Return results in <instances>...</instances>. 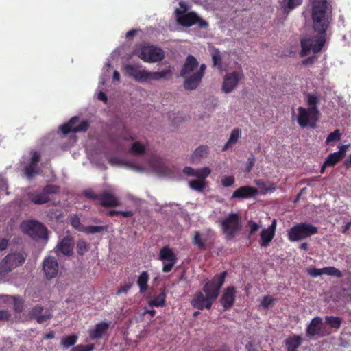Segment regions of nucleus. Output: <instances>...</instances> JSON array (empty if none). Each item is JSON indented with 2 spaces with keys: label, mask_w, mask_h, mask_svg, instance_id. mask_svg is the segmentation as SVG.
<instances>
[{
  "label": "nucleus",
  "mask_w": 351,
  "mask_h": 351,
  "mask_svg": "<svg viewBox=\"0 0 351 351\" xmlns=\"http://www.w3.org/2000/svg\"><path fill=\"white\" fill-rule=\"evenodd\" d=\"M330 14L331 10L327 0H313V27L317 32V35L315 39L311 37L301 39V56H307L311 50L314 53H317L322 49L326 42L325 34L331 19Z\"/></svg>",
  "instance_id": "nucleus-1"
},
{
  "label": "nucleus",
  "mask_w": 351,
  "mask_h": 351,
  "mask_svg": "<svg viewBox=\"0 0 351 351\" xmlns=\"http://www.w3.org/2000/svg\"><path fill=\"white\" fill-rule=\"evenodd\" d=\"M320 96L317 93H310L306 95V101L308 108L300 106L298 109V123L302 128L309 126L315 128L319 120V111L318 106L320 104Z\"/></svg>",
  "instance_id": "nucleus-2"
},
{
  "label": "nucleus",
  "mask_w": 351,
  "mask_h": 351,
  "mask_svg": "<svg viewBox=\"0 0 351 351\" xmlns=\"http://www.w3.org/2000/svg\"><path fill=\"white\" fill-rule=\"evenodd\" d=\"M317 232V227L311 223H300L293 226L289 230L288 239L291 241H296L309 237Z\"/></svg>",
  "instance_id": "nucleus-3"
},
{
  "label": "nucleus",
  "mask_w": 351,
  "mask_h": 351,
  "mask_svg": "<svg viewBox=\"0 0 351 351\" xmlns=\"http://www.w3.org/2000/svg\"><path fill=\"white\" fill-rule=\"evenodd\" d=\"M241 228V217L237 213H230L221 221V229L228 240L232 239Z\"/></svg>",
  "instance_id": "nucleus-4"
},
{
  "label": "nucleus",
  "mask_w": 351,
  "mask_h": 351,
  "mask_svg": "<svg viewBox=\"0 0 351 351\" xmlns=\"http://www.w3.org/2000/svg\"><path fill=\"white\" fill-rule=\"evenodd\" d=\"M227 271H224L216 274L210 280L208 281L203 287V291L208 298L215 300L219 293V290L225 282Z\"/></svg>",
  "instance_id": "nucleus-5"
},
{
  "label": "nucleus",
  "mask_w": 351,
  "mask_h": 351,
  "mask_svg": "<svg viewBox=\"0 0 351 351\" xmlns=\"http://www.w3.org/2000/svg\"><path fill=\"white\" fill-rule=\"evenodd\" d=\"M25 256L22 253H12L5 256L0 262V276H5L12 269L22 265Z\"/></svg>",
  "instance_id": "nucleus-6"
},
{
  "label": "nucleus",
  "mask_w": 351,
  "mask_h": 351,
  "mask_svg": "<svg viewBox=\"0 0 351 351\" xmlns=\"http://www.w3.org/2000/svg\"><path fill=\"white\" fill-rule=\"evenodd\" d=\"M136 54L145 62H157L163 60L164 51L161 48L155 46H144L141 47Z\"/></svg>",
  "instance_id": "nucleus-7"
},
{
  "label": "nucleus",
  "mask_w": 351,
  "mask_h": 351,
  "mask_svg": "<svg viewBox=\"0 0 351 351\" xmlns=\"http://www.w3.org/2000/svg\"><path fill=\"white\" fill-rule=\"evenodd\" d=\"M22 228L25 233L35 240L47 239V229L40 222L34 220L25 221Z\"/></svg>",
  "instance_id": "nucleus-8"
},
{
  "label": "nucleus",
  "mask_w": 351,
  "mask_h": 351,
  "mask_svg": "<svg viewBox=\"0 0 351 351\" xmlns=\"http://www.w3.org/2000/svg\"><path fill=\"white\" fill-rule=\"evenodd\" d=\"M176 13L178 15V23L183 27H189L195 24H197L201 28H206L208 26V23L195 12H190L182 14L178 9H176Z\"/></svg>",
  "instance_id": "nucleus-9"
},
{
  "label": "nucleus",
  "mask_w": 351,
  "mask_h": 351,
  "mask_svg": "<svg viewBox=\"0 0 351 351\" xmlns=\"http://www.w3.org/2000/svg\"><path fill=\"white\" fill-rule=\"evenodd\" d=\"M244 74L242 70L234 71L227 73L223 76L221 90L225 93L232 92L238 85L240 80L243 79Z\"/></svg>",
  "instance_id": "nucleus-10"
},
{
  "label": "nucleus",
  "mask_w": 351,
  "mask_h": 351,
  "mask_svg": "<svg viewBox=\"0 0 351 351\" xmlns=\"http://www.w3.org/2000/svg\"><path fill=\"white\" fill-rule=\"evenodd\" d=\"M78 121V117H73L67 123L62 125L60 127V130L64 134H67L71 132L73 133L86 132L90 127L89 122L86 120L83 121L80 124L76 125Z\"/></svg>",
  "instance_id": "nucleus-11"
},
{
  "label": "nucleus",
  "mask_w": 351,
  "mask_h": 351,
  "mask_svg": "<svg viewBox=\"0 0 351 351\" xmlns=\"http://www.w3.org/2000/svg\"><path fill=\"white\" fill-rule=\"evenodd\" d=\"M43 270L47 279L51 280L55 278L59 271V263L57 259L52 256L45 257L43 261Z\"/></svg>",
  "instance_id": "nucleus-12"
},
{
  "label": "nucleus",
  "mask_w": 351,
  "mask_h": 351,
  "mask_svg": "<svg viewBox=\"0 0 351 351\" xmlns=\"http://www.w3.org/2000/svg\"><path fill=\"white\" fill-rule=\"evenodd\" d=\"M206 66L205 64H202L197 71L193 75L183 82V86L186 90H194L200 84L202 80L204 75Z\"/></svg>",
  "instance_id": "nucleus-13"
},
{
  "label": "nucleus",
  "mask_w": 351,
  "mask_h": 351,
  "mask_svg": "<svg viewBox=\"0 0 351 351\" xmlns=\"http://www.w3.org/2000/svg\"><path fill=\"white\" fill-rule=\"evenodd\" d=\"M199 66V62L192 55H189L184 63V65L180 71V77L184 79L185 82L187 79L191 77L193 74L197 69Z\"/></svg>",
  "instance_id": "nucleus-14"
},
{
  "label": "nucleus",
  "mask_w": 351,
  "mask_h": 351,
  "mask_svg": "<svg viewBox=\"0 0 351 351\" xmlns=\"http://www.w3.org/2000/svg\"><path fill=\"white\" fill-rule=\"evenodd\" d=\"M328 334L325 332L322 319L319 317H315L312 319L306 328V335L308 337H324Z\"/></svg>",
  "instance_id": "nucleus-15"
},
{
  "label": "nucleus",
  "mask_w": 351,
  "mask_h": 351,
  "mask_svg": "<svg viewBox=\"0 0 351 351\" xmlns=\"http://www.w3.org/2000/svg\"><path fill=\"white\" fill-rule=\"evenodd\" d=\"M276 220L274 219L271 224L267 228H264L260 233L259 245L262 247H266L269 245V243L273 240L276 229Z\"/></svg>",
  "instance_id": "nucleus-16"
},
{
  "label": "nucleus",
  "mask_w": 351,
  "mask_h": 351,
  "mask_svg": "<svg viewBox=\"0 0 351 351\" xmlns=\"http://www.w3.org/2000/svg\"><path fill=\"white\" fill-rule=\"evenodd\" d=\"M236 288L232 286L228 287L223 292L220 302L225 310L230 309L234 304L236 299Z\"/></svg>",
  "instance_id": "nucleus-17"
},
{
  "label": "nucleus",
  "mask_w": 351,
  "mask_h": 351,
  "mask_svg": "<svg viewBox=\"0 0 351 351\" xmlns=\"http://www.w3.org/2000/svg\"><path fill=\"white\" fill-rule=\"evenodd\" d=\"M256 188L250 186H243L236 189L232 194L230 199H248L258 194Z\"/></svg>",
  "instance_id": "nucleus-18"
},
{
  "label": "nucleus",
  "mask_w": 351,
  "mask_h": 351,
  "mask_svg": "<svg viewBox=\"0 0 351 351\" xmlns=\"http://www.w3.org/2000/svg\"><path fill=\"white\" fill-rule=\"evenodd\" d=\"M215 236L214 231L208 228L207 229L204 233L201 234L199 232L196 231L194 234V237L193 239V243L197 246L199 250H205L206 249V243L209 239H211Z\"/></svg>",
  "instance_id": "nucleus-19"
},
{
  "label": "nucleus",
  "mask_w": 351,
  "mask_h": 351,
  "mask_svg": "<svg viewBox=\"0 0 351 351\" xmlns=\"http://www.w3.org/2000/svg\"><path fill=\"white\" fill-rule=\"evenodd\" d=\"M213 300L207 295L204 296L200 291L196 293L192 300L191 304L195 308L202 310L204 308L210 309L212 306Z\"/></svg>",
  "instance_id": "nucleus-20"
},
{
  "label": "nucleus",
  "mask_w": 351,
  "mask_h": 351,
  "mask_svg": "<svg viewBox=\"0 0 351 351\" xmlns=\"http://www.w3.org/2000/svg\"><path fill=\"white\" fill-rule=\"evenodd\" d=\"M110 328V322H101L88 330L89 337L92 340L100 339L107 332Z\"/></svg>",
  "instance_id": "nucleus-21"
},
{
  "label": "nucleus",
  "mask_w": 351,
  "mask_h": 351,
  "mask_svg": "<svg viewBox=\"0 0 351 351\" xmlns=\"http://www.w3.org/2000/svg\"><path fill=\"white\" fill-rule=\"evenodd\" d=\"M124 70L130 77H132L136 81L141 82H145L147 70H140L136 66L131 64H125L124 66Z\"/></svg>",
  "instance_id": "nucleus-22"
},
{
  "label": "nucleus",
  "mask_w": 351,
  "mask_h": 351,
  "mask_svg": "<svg viewBox=\"0 0 351 351\" xmlns=\"http://www.w3.org/2000/svg\"><path fill=\"white\" fill-rule=\"evenodd\" d=\"M74 241L71 237H66L58 244L57 249L65 256H71L73 252Z\"/></svg>",
  "instance_id": "nucleus-23"
},
{
  "label": "nucleus",
  "mask_w": 351,
  "mask_h": 351,
  "mask_svg": "<svg viewBox=\"0 0 351 351\" xmlns=\"http://www.w3.org/2000/svg\"><path fill=\"white\" fill-rule=\"evenodd\" d=\"M43 308L40 306L33 307L29 312L30 319H34L38 324H43L47 319H51V315L45 312L43 314Z\"/></svg>",
  "instance_id": "nucleus-24"
},
{
  "label": "nucleus",
  "mask_w": 351,
  "mask_h": 351,
  "mask_svg": "<svg viewBox=\"0 0 351 351\" xmlns=\"http://www.w3.org/2000/svg\"><path fill=\"white\" fill-rule=\"evenodd\" d=\"M99 200L101 205L104 207H115L119 205L117 198L108 192L100 193Z\"/></svg>",
  "instance_id": "nucleus-25"
},
{
  "label": "nucleus",
  "mask_w": 351,
  "mask_h": 351,
  "mask_svg": "<svg viewBox=\"0 0 351 351\" xmlns=\"http://www.w3.org/2000/svg\"><path fill=\"white\" fill-rule=\"evenodd\" d=\"M302 338L296 335L289 337L285 340L287 351H297L298 348L302 345Z\"/></svg>",
  "instance_id": "nucleus-26"
},
{
  "label": "nucleus",
  "mask_w": 351,
  "mask_h": 351,
  "mask_svg": "<svg viewBox=\"0 0 351 351\" xmlns=\"http://www.w3.org/2000/svg\"><path fill=\"white\" fill-rule=\"evenodd\" d=\"M29 199L35 204H43L47 203L50 201V198L49 196L45 195V194L42 191L40 193H28Z\"/></svg>",
  "instance_id": "nucleus-27"
},
{
  "label": "nucleus",
  "mask_w": 351,
  "mask_h": 351,
  "mask_svg": "<svg viewBox=\"0 0 351 351\" xmlns=\"http://www.w3.org/2000/svg\"><path fill=\"white\" fill-rule=\"evenodd\" d=\"M149 276L147 273V271H143L141 273L137 279V285L139 287L140 293H145L148 289V280H149Z\"/></svg>",
  "instance_id": "nucleus-28"
},
{
  "label": "nucleus",
  "mask_w": 351,
  "mask_h": 351,
  "mask_svg": "<svg viewBox=\"0 0 351 351\" xmlns=\"http://www.w3.org/2000/svg\"><path fill=\"white\" fill-rule=\"evenodd\" d=\"M166 293L165 289L160 293L154 296L152 300L149 302V306L163 307L166 301Z\"/></svg>",
  "instance_id": "nucleus-29"
},
{
  "label": "nucleus",
  "mask_w": 351,
  "mask_h": 351,
  "mask_svg": "<svg viewBox=\"0 0 351 351\" xmlns=\"http://www.w3.org/2000/svg\"><path fill=\"white\" fill-rule=\"evenodd\" d=\"M149 165L153 170L158 173H164L167 168L163 162L158 158H152L149 160Z\"/></svg>",
  "instance_id": "nucleus-30"
},
{
  "label": "nucleus",
  "mask_w": 351,
  "mask_h": 351,
  "mask_svg": "<svg viewBox=\"0 0 351 351\" xmlns=\"http://www.w3.org/2000/svg\"><path fill=\"white\" fill-rule=\"evenodd\" d=\"M209 148L207 145L199 146L193 152L191 160L193 162L199 161L202 158H206L208 154Z\"/></svg>",
  "instance_id": "nucleus-31"
},
{
  "label": "nucleus",
  "mask_w": 351,
  "mask_h": 351,
  "mask_svg": "<svg viewBox=\"0 0 351 351\" xmlns=\"http://www.w3.org/2000/svg\"><path fill=\"white\" fill-rule=\"evenodd\" d=\"M158 258L162 261H167L178 260V258H177L176 254L173 253L172 249H171L168 246L163 247L160 250Z\"/></svg>",
  "instance_id": "nucleus-32"
},
{
  "label": "nucleus",
  "mask_w": 351,
  "mask_h": 351,
  "mask_svg": "<svg viewBox=\"0 0 351 351\" xmlns=\"http://www.w3.org/2000/svg\"><path fill=\"white\" fill-rule=\"evenodd\" d=\"M241 130L239 128L234 129L230 135L228 141L226 142L223 147L222 148L223 151H226L229 147H230L232 145H234L239 138L241 137Z\"/></svg>",
  "instance_id": "nucleus-33"
},
{
  "label": "nucleus",
  "mask_w": 351,
  "mask_h": 351,
  "mask_svg": "<svg viewBox=\"0 0 351 351\" xmlns=\"http://www.w3.org/2000/svg\"><path fill=\"white\" fill-rule=\"evenodd\" d=\"M169 70H163L161 71L150 72L147 71L145 75V82L148 80L158 81L165 78L167 75L170 74Z\"/></svg>",
  "instance_id": "nucleus-34"
},
{
  "label": "nucleus",
  "mask_w": 351,
  "mask_h": 351,
  "mask_svg": "<svg viewBox=\"0 0 351 351\" xmlns=\"http://www.w3.org/2000/svg\"><path fill=\"white\" fill-rule=\"evenodd\" d=\"M24 173L27 179L32 180L40 173V169L38 165L30 162L25 167Z\"/></svg>",
  "instance_id": "nucleus-35"
},
{
  "label": "nucleus",
  "mask_w": 351,
  "mask_h": 351,
  "mask_svg": "<svg viewBox=\"0 0 351 351\" xmlns=\"http://www.w3.org/2000/svg\"><path fill=\"white\" fill-rule=\"evenodd\" d=\"M341 138V133L340 132V130L339 129H337L334 130L333 132H330L325 141V144L326 145H332L334 143L339 141Z\"/></svg>",
  "instance_id": "nucleus-36"
},
{
  "label": "nucleus",
  "mask_w": 351,
  "mask_h": 351,
  "mask_svg": "<svg viewBox=\"0 0 351 351\" xmlns=\"http://www.w3.org/2000/svg\"><path fill=\"white\" fill-rule=\"evenodd\" d=\"M325 322L331 328L337 330L341 326L342 319L339 317L327 315L325 317Z\"/></svg>",
  "instance_id": "nucleus-37"
},
{
  "label": "nucleus",
  "mask_w": 351,
  "mask_h": 351,
  "mask_svg": "<svg viewBox=\"0 0 351 351\" xmlns=\"http://www.w3.org/2000/svg\"><path fill=\"white\" fill-rule=\"evenodd\" d=\"M212 60L213 63V66H216L219 70L221 71L223 68L222 58L221 53L219 49H215L213 50L212 53Z\"/></svg>",
  "instance_id": "nucleus-38"
},
{
  "label": "nucleus",
  "mask_w": 351,
  "mask_h": 351,
  "mask_svg": "<svg viewBox=\"0 0 351 351\" xmlns=\"http://www.w3.org/2000/svg\"><path fill=\"white\" fill-rule=\"evenodd\" d=\"M77 341V336L71 335L63 337L61 340V345L64 348H69V347L75 344Z\"/></svg>",
  "instance_id": "nucleus-39"
},
{
  "label": "nucleus",
  "mask_w": 351,
  "mask_h": 351,
  "mask_svg": "<svg viewBox=\"0 0 351 351\" xmlns=\"http://www.w3.org/2000/svg\"><path fill=\"white\" fill-rule=\"evenodd\" d=\"M107 226H85L83 232L88 234H93L97 232H101L107 230Z\"/></svg>",
  "instance_id": "nucleus-40"
},
{
  "label": "nucleus",
  "mask_w": 351,
  "mask_h": 351,
  "mask_svg": "<svg viewBox=\"0 0 351 351\" xmlns=\"http://www.w3.org/2000/svg\"><path fill=\"white\" fill-rule=\"evenodd\" d=\"M342 158L343 157L340 156L337 152L330 154L325 159L326 165H329L330 167H332L339 162Z\"/></svg>",
  "instance_id": "nucleus-41"
},
{
  "label": "nucleus",
  "mask_w": 351,
  "mask_h": 351,
  "mask_svg": "<svg viewBox=\"0 0 351 351\" xmlns=\"http://www.w3.org/2000/svg\"><path fill=\"white\" fill-rule=\"evenodd\" d=\"M189 186L195 191L202 192L206 187V183L204 180L200 179L193 180L189 182Z\"/></svg>",
  "instance_id": "nucleus-42"
},
{
  "label": "nucleus",
  "mask_w": 351,
  "mask_h": 351,
  "mask_svg": "<svg viewBox=\"0 0 351 351\" xmlns=\"http://www.w3.org/2000/svg\"><path fill=\"white\" fill-rule=\"evenodd\" d=\"M130 152L135 155H142L145 152V147L140 142L135 141L132 145Z\"/></svg>",
  "instance_id": "nucleus-43"
},
{
  "label": "nucleus",
  "mask_w": 351,
  "mask_h": 351,
  "mask_svg": "<svg viewBox=\"0 0 351 351\" xmlns=\"http://www.w3.org/2000/svg\"><path fill=\"white\" fill-rule=\"evenodd\" d=\"M324 274L330 276H335L338 278H341L343 276V274L339 269L332 266L324 267Z\"/></svg>",
  "instance_id": "nucleus-44"
},
{
  "label": "nucleus",
  "mask_w": 351,
  "mask_h": 351,
  "mask_svg": "<svg viewBox=\"0 0 351 351\" xmlns=\"http://www.w3.org/2000/svg\"><path fill=\"white\" fill-rule=\"evenodd\" d=\"M303 0H282V3L285 4V8L289 10L295 9L302 4Z\"/></svg>",
  "instance_id": "nucleus-45"
},
{
  "label": "nucleus",
  "mask_w": 351,
  "mask_h": 351,
  "mask_svg": "<svg viewBox=\"0 0 351 351\" xmlns=\"http://www.w3.org/2000/svg\"><path fill=\"white\" fill-rule=\"evenodd\" d=\"M210 172L211 171L208 167H204L200 169H196L195 177H197L198 179L202 180H204V179L209 176Z\"/></svg>",
  "instance_id": "nucleus-46"
},
{
  "label": "nucleus",
  "mask_w": 351,
  "mask_h": 351,
  "mask_svg": "<svg viewBox=\"0 0 351 351\" xmlns=\"http://www.w3.org/2000/svg\"><path fill=\"white\" fill-rule=\"evenodd\" d=\"M77 252L80 255H84L88 250V245L84 240H80L77 243Z\"/></svg>",
  "instance_id": "nucleus-47"
},
{
  "label": "nucleus",
  "mask_w": 351,
  "mask_h": 351,
  "mask_svg": "<svg viewBox=\"0 0 351 351\" xmlns=\"http://www.w3.org/2000/svg\"><path fill=\"white\" fill-rule=\"evenodd\" d=\"M71 224L72 225V226L74 228H75L76 230H77L79 231H82V232H83V229L85 228V226H84L81 223L80 218L77 216H74V217H71Z\"/></svg>",
  "instance_id": "nucleus-48"
},
{
  "label": "nucleus",
  "mask_w": 351,
  "mask_h": 351,
  "mask_svg": "<svg viewBox=\"0 0 351 351\" xmlns=\"http://www.w3.org/2000/svg\"><path fill=\"white\" fill-rule=\"evenodd\" d=\"M58 191L59 187L54 185H47L43 189V192L47 196L49 194H56Z\"/></svg>",
  "instance_id": "nucleus-49"
},
{
  "label": "nucleus",
  "mask_w": 351,
  "mask_h": 351,
  "mask_svg": "<svg viewBox=\"0 0 351 351\" xmlns=\"http://www.w3.org/2000/svg\"><path fill=\"white\" fill-rule=\"evenodd\" d=\"M94 350V345H77L73 348L71 351H93Z\"/></svg>",
  "instance_id": "nucleus-50"
},
{
  "label": "nucleus",
  "mask_w": 351,
  "mask_h": 351,
  "mask_svg": "<svg viewBox=\"0 0 351 351\" xmlns=\"http://www.w3.org/2000/svg\"><path fill=\"white\" fill-rule=\"evenodd\" d=\"M221 182L223 186L228 187L234 184L235 182V179L232 176H225L222 178Z\"/></svg>",
  "instance_id": "nucleus-51"
},
{
  "label": "nucleus",
  "mask_w": 351,
  "mask_h": 351,
  "mask_svg": "<svg viewBox=\"0 0 351 351\" xmlns=\"http://www.w3.org/2000/svg\"><path fill=\"white\" fill-rule=\"evenodd\" d=\"M247 226L250 227V230H249V235H252L253 234H254L256 232H257L258 230V229L260 228V226L253 221H247Z\"/></svg>",
  "instance_id": "nucleus-52"
},
{
  "label": "nucleus",
  "mask_w": 351,
  "mask_h": 351,
  "mask_svg": "<svg viewBox=\"0 0 351 351\" xmlns=\"http://www.w3.org/2000/svg\"><path fill=\"white\" fill-rule=\"evenodd\" d=\"M308 274L312 277H317L321 275L324 274V268L317 269V268H310L308 269Z\"/></svg>",
  "instance_id": "nucleus-53"
},
{
  "label": "nucleus",
  "mask_w": 351,
  "mask_h": 351,
  "mask_svg": "<svg viewBox=\"0 0 351 351\" xmlns=\"http://www.w3.org/2000/svg\"><path fill=\"white\" fill-rule=\"evenodd\" d=\"M177 261H169L168 263L163 262L162 271L168 273L171 271Z\"/></svg>",
  "instance_id": "nucleus-54"
},
{
  "label": "nucleus",
  "mask_w": 351,
  "mask_h": 351,
  "mask_svg": "<svg viewBox=\"0 0 351 351\" xmlns=\"http://www.w3.org/2000/svg\"><path fill=\"white\" fill-rule=\"evenodd\" d=\"M274 302V299L270 296V295H265L264 296L263 300H262V302H261V305L264 307V308H268L270 305H271Z\"/></svg>",
  "instance_id": "nucleus-55"
},
{
  "label": "nucleus",
  "mask_w": 351,
  "mask_h": 351,
  "mask_svg": "<svg viewBox=\"0 0 351 351\" xmlns=\"http://www.w3.org/2000/svg\"><path fill=\"white\" fill-rule=\"evenodd\" d=\"M84 195L86 197L92 199H98L99 198L100 194H96L92 190H86L84 191Z\"/></svg>",
  "instance_id": "nucleus-56"
},
{
  "label": "nucleus",
  "mask_w": 351,
  "mask_h": 351,
  "mask_svg": "<svg viewBox=\"0 0 351 351\" xmlns=\"http://www.w3.org/2000/svg\"><path fill=\"white\" fill-rule=\"evenodd\" d=\"M132 284L128 283L121 285L117 291V295H120L123 293H127L128 291L132 287Z\"/></svg>",
  "instance_id": "nucleus-57"
},
{
  "label": "nucleus",
  "mask_w": 351,
  "mask_h": 351,
  "mask_svg": "<svg viewBox=\"0 0 351 351\" xmlns=\"http://www.w3.org/2000/svg\"><path fill=\"white\" fill-rule=\"evenodd\" d=\"M40 160V154L38 152H33L32 153L30 162L38 165Z\"/></svg>",
  "instance_id": "nucleus-58"
},
{
  "label": "nucleus",
  "mask_w": 351,
  "mask_h": 351,
  "mask_svg": "<svg viewBox=\"0 0 351 351\" xmlns=\"http://www.w3.org/2000/svg\"><path fill=\"white\" fill-rule=\"evenodd\" d=\"M317 60V58L315 56H312L311 57H308L305 60H303L302 61V64L303 65H308V64H313Z\"/></svg>",
  "instance_id": "nucleus-59"
},
{
  "label": "nucleus",
  "mask_w": 351,
  "mask_h": 351,
  "mask_svg": "<svg viewBox=\"0 0 351 351\" xmlns=\"http://www.w3.org/2000/svg\"><path fill=\"white\" fill-rule=\"evenodd\" d=\"M183 173L187 176L195 177L196 169H193L192 167H186L183 169Z\"/></svg>",
  "instance_id": "nucleus-60"
},
{
  "label": "nucleus",
  "mask_w": 351,
  "mask_h": 351,
  "mask_svg": "<svg viewBox=\"0 0 351 351\" xmlns=\"http://www.w3.org/2000/svg\"><path fill=\"white\" fill-rule=\"evenodd\" d=\"M247 162H248V165H247V167L246 168V171L247 172H250L252 167H254V162H255V158L254 156H250L248 159H247Z\"/></svg>",
  "instance_id": "nucleus-61"
},
{
  "label": "nucleus",
  "mask_w": 351,
  "mask_h": 351,
  "mask_svg": "<svg viewBox=\"0 0 351 351\" xmlns=\"http://www.w3.org/2000/svg\"><path fill=\"white\" fill-rule=\"evenodd\" d=\"M10 317V314L8 311L0 310V320L6 321Z\"/></svg>",
  "instance_id": "nucleus-62"
},
{
  "label": "nucleus",
  "mask_w": 351,
  "mask_h": 351,
  "mask_svg": "<svg viewBox=\"0 0 351 351\" xmlns=\"http://www.w3.org/2000/svg\"><path fill=\"white\" fill-rule=\"evenodd\" d=\"M8 240L5 238H0V250L3 251L8 247Z\"/></svg>",
  "instance_id": "nucleus-63"
},
{
  "label": "nucleus",
  "mask_w": 351,
  "mask_h": 351,
  "mask_svg": "<svg viewBox=\"0 0 351 351\" xmlns=\"http://www.w3.org/2000/svg\"><path fill=\"white\" fill-rule=\"evenodd\" d=\"M349 147H350L349 144L343 145L339 147V150L337 152L340 154V156H341L343 158L345 156L346 152Z\"/></svg>",
  "instance_id": "nucleus-64"
}]
</instances>
